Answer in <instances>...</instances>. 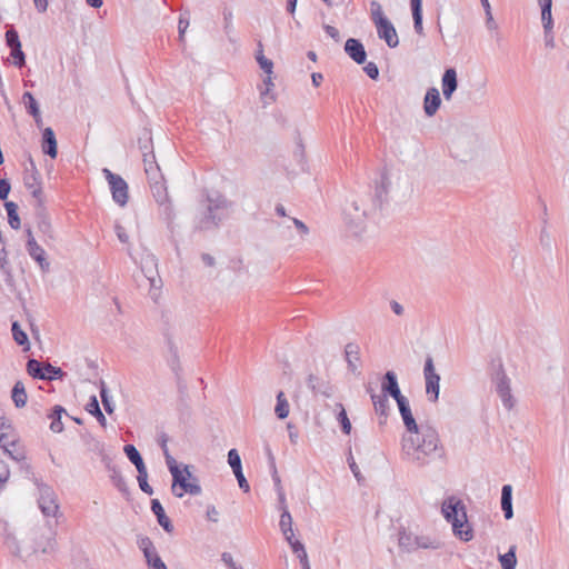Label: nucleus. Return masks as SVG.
<instances>
[{"instance_id": "7", "label": "nucleus", "mask_w": 569, "mask_h": 569, "mask_svg": "<svg viewBox=\"0 0 569 569\" xmlns=\"http://www.w3.org/2000/svg\"><path fill=\"white\" fill-rule=\"evenodd\" d=\"M106 180L108 181L112 200L120 207H124L129 199V187L127 181L119 174L113 173L108 168L102 170Z\"/></svg>"}, {"instance_id": "21", "label": "nucleus", "mask_w": 569, "mask_h": 569, "mask_svg": "<svg viewBox=\"0 0 569 569\" xmlns=\"http://www.w3.org/2000/svg\"><path fill=\"white\" fill-rule=\"evenodd\" d=\"M501 510L505 519L510 520L513 517L511 485H503L501 488Z\"/></svg>"}, {"instance_id": "22", "label": "nucleus", "mask_w": 569, "mask_h": 569, "mask_svg": "<svg viewBox=\"0 0 569 569\" xmlns=\"http://www.w3.org/2000/svg\"><path fill=\"white\" fill-rule=\"evenodd\" d=\"M206 199L208 201V208L218 212H222L231 206V202L218 191L213 193H207Z\"/></svg>"}, {"instance_id": "23", "label": "nucleus", "mask_w": 569, "mask_h": 569, "mask_svg": "<svg viewBox=\"0 0 569 569\" xmlns=\"http://www.w3.org/2000/svg\"><path fill=\"white\" fill-rule=\"evenodd\" d=\"M387 178L381 177L380 183L376 186L375 194L372 198V207L381 210L383 204L387 202L388 189L386 184Z\"/></svg>"}, {"instance_id": "10", "label": "nucleus", "mask_w": 569, "mask_h": 569, "mask_svg": "<svg viewBox=\"0 0 569 569\" xmlns=\"http://www.w3.org/2000/svg\"><path fill=\"white\" fill-rule=\"evenodd\" d=\"M40 148L41 152L50 159L53 160L58 157V141L51 127L41 130Z\"/></svg>"}, {"instance_id": "45", "label": "nucleus", "mask_w": 569, "mask_h": 569, "mask_svg": "<svg viewBox=\"0 0 569 569\" xmlns=\"http://www.w3.org/2000/svg\"><path fill=\"white\" fill-rule=\"evenodd\" d=\"M293 157H295L297 163L300 166L301 170L305 171L307 168V161H306V154H305V146L300 138L297 141V147L293 152Z\"/></svg>"}, {"instance_id": "3", "label": "nucleus", "mask_w": 569, "mask_h": 569, "mask_svg": "<svg viewBox=\"0 0 569 569\" xmlns=\"http://www.w3.org/2000/svg\"><path fill=\"white\" fill-rule=\"evenodd\" d=\"M163 456L167 467L172 476L171 491L173 496L177 498H182L186 493L199 496L202 492V489L198 478L190 471V466L184 465L183 468L180 469L169 450H164Z\"/></svg>"}, {"instance_id": "61", "label": "nucleus", "mask_w": 569, "mask_h": 569, "mask_svg": "<svg viewBox=\"0 0 569 569\" xmlns=\"http://www.w3.org/2000/svg\"><path fill=\"white\" fill-rule=\"evenodd\" d=\"M348 465H349V468L351 470V472L353 473L355 478L360 481L362 476H361V472H360V469L358 467V465L356 463L353 457H352V453H351V450H349V456H348Z\"/></svg>"}, {"instance_id": "64", "label": "nucleus", "mask_w": 569, "mask_h": 569, "mask_svg": "<svg viewBox=\"0 0 569 569\" xmlns=\"http://www.w3.org/2000/svg\"><path fill=\"white\" fill-rule=\"evenodd\" d=\"M221 560L229 569H242L233 561L232 555L230 552H223L221 555Z\"/></svg>"}, {"instance_id": "15", "label": "nucleus", "mask_w": 569, "mask_h": 569, "mask_svg": "<svg viewBox=\"0 0 569 569\" xmlns=\"http://www.w3.org/2000/svg\"><path fill=\"white\" fill-rule=\"evenodd\" d=\"M441 106L440 92L436 87L428 88L423 98V111L427 117H433Z\"/></svg>"}, {"instance_id": "53", "label": "nucleus", "mask_w": 569, "mask_h": 569, "mask_svg": "<svg viewBox=\"0 0 569 569\" xmlns=\"http://www.w3.org/2000/svg\"><path fill=\"white\" fill-rule=\"evenodd\" d=\"M413 29L418 34H423L422 10H412Z\"/></svg>"}, {"instance_id": "31", "label": "nucleus", "mask_w": 569, "mask_h": 569, "mask_svg": "<svg viewBox=\"0 0 569 569\" xmlns=\"http://www.w3.org/2000/svg\"><path fill=\"white\" fill-rule=\"evenodd\" d=\"M110 480L112 485L123 495L129 496L130 490L129 486L124 479V477L121 473V470L116 468L114 470L110 471Z\"/></svg>"}, {"instance_id": "9", "label": "nucleus", "mask_w": 569, "mask_h": 569, "mask_svg": "<svg viewBox=\"0 0 569 569\" xmlns=\"http://www.w3.org/2000/svg\"><path fill=\"white\" fill-rule=\"evenodd\" d=\"M423 377L428 400L430 402H437L440 393V376L436 372L433 359L431 356L426 358Z\"/></svg>"}, {"instance_id": "18", "label": "nucleus", "mask_w": 569, "mask_h": 569, "mask_svg": "<svg viewBox=\"0 0 569 569\" xmlns=\"http://www.w3.org/2000/svg\"><path fill=\"white\" fill-rule=\"evenodd\" d=\"M150 509L156 516L159 526L167 532L171 533L174 529L170 518L166 515L164 508L159 499H151Z\"/></svg>"}, {"instance_id": "38", "label": "nucleus", "mask_w": 569, "mask_h": 569, "mask_svg": "<svg viewBox=\"0 0 569 569\" xmlns=\"http://www.w3.org/2000/svg\"><path fill=\"white\" fill-rule=\"evenodd\" d=\"M12 459L21 461L26 459V449L23 445L17 439L12 445L8 446V449H3Z\"/></svg>"}, {"instance_id": "28", "label": "nucleus", "mask_w": 569, "mask_h": 569, "mask_svg": "<svg viewBox=\"0 0 569 569\" xmlns=\"http://www.w3.org/2000/svg\"><path fill=\"white\" fill-rule=\"evenodd\" d=\"M277 403L274 407V415L278 419L283 420L289 416L290 406L283 391L277 393Z\"/></svg>"}, {"instance_id": "51", "label": "nucleus", "mask_w": 569, "mask_h": 569, "mask_svg": "<svg viewBox=\"0 0 569 569\" xmlns=\"http://www.w3.org/2000/svg\"><path fill=\"white\" fill-rule=\"evenodd\" d=\"M147 565L150 569H168L158 552L146 558Z\"/></svg>"}, {"instance_id": "52", "label": "nucleus", "mask_w": 569, "mask_h": 569, "mask_svg": "<svg viewBox=\"0 0 569 569\" xmlns=\"http://www.w3.org/2000/svg\"><path fill=\"white\" fill-rule=\"evenodd\" d=\"M22 103L24 104L28 112L36 117V99L33 98L32 93L27 91L22 97Z\"/></svg>"}, {"instance_id": "41", "label": "nucleus", "mask_w": 569, "mask_h": 569, "mask_svg": "<svg viewBox=\"0 0 569 569\" xmlns=\"http://www.w3.org/2000/svg\"><path fill=\"white\" fill-rule=\"evenodd\" d=\"M152 193L158 204H163L166 201L170 200L167 187L164 186L163 182H157L152 188Z\"/></svg>"}, {"instance_id": "55", "label": "nucleus", "mask_w": 569, "mask_h": 569, "mask_svg": "<svg viewBox=\"0 0 569 569\" xmlns=\"http://www.w3.org/2000/svg\"><path fill=\"white\" fill-rule=\"evenodd\" d=\"M395 401L397 402L400 416L411 411L410 402L403 395L395 399Z\"/></svg>"}, {"instance_id": "12", "label": "nucleus", "mask_w": 569, "mask_h": 569, "mask_svg": "<svg viewBox=\"0 0 569 569\" xmlns=\"http://www.w3.org/2000/svg\"><path fill=\"white\" fill-rule=\"evenodd\" d=\"M226 218L227 214L214 211L207 207L206 212L197 222L196 229L200 231L217 229Z\"/></svg>"}, {"instance_id": "8", "label": "nucleus", "mask_w": 569, "mask_h": 569, "mask_svg": "<svg viewBox=\"0 0 569 569\" xmlns=\"http://www.w3.org/2000/svg\"><path fill=\"white\" fill-rule=\"evenodd\" d=\"M496 391L501 399L503 407L511 410L515 406V399L511 393L510 379L507 376L503 365L500 362L493 376Z\"/></svg>"}, {"instance_id": "2", "label": "nucleus", "mask_w": 569, "mask_h": 569, "mask_svg": "<svg viewBox=\"0 0 569 569\" xmlns=\"http://www.w3.org/2000/svg\"><path fill=\"white\" fill-rule=\"evenodd\" d=\"M38 509L42 512L46 518L47 533L42 535L43 541H38V551L40 550L44 555H53L56 552V535L59 518L63 515L60 512L59 503L57 501V495L51 487L44 483L38 482Z\"/></svg>"}, {"instance_id": "34", "label": "nucleus", "mask_w": 569, "mask_h": 569, "mask_svg": "<svg viewBox=\"0 0 569 569\" xmlns=\"http://www.w3.org/2000/svg\"><path fill=\"white\" fill-rule=\"evenodd\" d=\"M143 163L147 176L151 179H154L160 168L156 162V156L153 151L143 152Z\"/></svg>"}, {"instance_id": "14", "label": "nucleus", "mask_w": 569, "mask_h": 569, "mask_svg": "<svg viewBox=\"0 0 569 569\" xmlns=\"http://www.w3.org/2000/svg\"><path fill=\"white\" fill-rule=\"evenodd\" d=\"M66 376L67 372H64L60 367L52 366L47 361H38V380H63Z\"/></svg>"}, {"instance_id": "1", "label": "nucleus", "mask_w": 569, "mask_h": 569, "mask_svg": "<svg viewBox=\"0 0 569 569\" xmlns=\"http://www.w3.org/2000/svg\"><path fill=\"white\" fill-rule=\"evenodd\" d=\"M402 451L418 467L428 466L437 460H446V449L436 428L423 425L417 433L403 435Z\"/></svg>"}, {"instance_id": "26", "label": "nucleus", "mask_w": 569, "mask_h": 569, "mask_svg": "<svg viewBox=\"0 0 569 569\" xmlns=\"http://www.w3.org/2000/svg\"><path fill=\"white\" fill-rule=\"evenodd\" d=\"M86 410L97 419L101 427L104 428L107 426V419L102 413L98 398L94 395L89 398V401L86 405Z\"/></svg>"}, {"instance_id": "20", "label": "nucleus", "mask_w": 569, "mask_h": 569, "mask_svg": "<svg viewBox=\"0 0 569 569\" xmlns=\"http://www.w3.org/2000/svg\"><path fill=\"white\" fill-rule=\"evenodd\" d=\"M371 401L375 408L376 413L379 416V423L383 425L387 421L390 406L388 401V397L383 395L372 393Z\"/></svg>"}, {"instance_id": "60", "label": "nucleus", "mask_w": 569, "mask_h": 569, "mask_svg": "<svg viewBox=\"0 0 569 569\" xmlns=\"http://www.w3.org/2000/svg\"><path fill=\"white\" fill-rule=\"evenodd\" d=\"M237 481H238V485H239V488L243 491V492H249L250 491V486L243 475V470H240V471H237V472H233Z\"/></svg>"}, {"instance_id": "63", "label": "nucleus", "mask_w": 569, "mask_h": 569, "mask_svg": "<svg viewBox=\"0 0 569 569\" xmlns=\"http://www.w3.org/2000/svg\"><path fill=\"white\" fill-rule=\"evenodd\" d=\"M101 462L103 463L104 468L110 472L118 468V466L113 462V459L110 457L108 452L100 456Z\"/></svg>"}, {"instance_id": "43", "label": "nucleus", "mask_w": 569, "mask_h": 569, "mask_svg": "<svg viewBox=\"0 0 569 569\" xmlns=\"http://www.w3.org/2000/svg\"><path fill=\"white\" fill-rule=\"evenodd\" d=\"M279 528L281 533H291L292 529V517L289 510H284L280 515Z\"/></svg>"}, {"instance_id": "30", "label": "nucleus", "mask_w": 569, "mask_h": 569, "mask_svg": "<svg viewBox=\"0 0 569 569\" xmlns=\"http://www.w3.org/2000/svg\"><path fill=\"white\" fill-rule=\"evenodd\" d=\"M517 546L512 545L509 547L508 551L503 555L498 556V560L502 567V569H516L517 566Z\"/></svg>"}, {"instance_id": "5", "label": "nucleus", "mask_w": 569, "mask_h": 569, "mask_svg": "<svg viewBox=\"0 0 569 569\" xmlns=\"http://www.w3.org/2000/svg\"><path fill=\"white\" fill-rule=\"evenodd\" d=\"M6 543L14 557L27 562L36 551L32 525L30 523L29 529L24 525L17 526L7 536Z\"/></svg>"}, {"instance_id": "11", "label": "nucleus", "mask_w": 569, "mask_h": 569, "mask_svg": "<svg viewBox=\"0 0 569 569\" xmlns=\"http://www.w3.org/2000/svg\"><path fill=\"white\" fill-rule=\"evenodd\" d=\"M381 385V395L386 397H391L392 399H397L402 396L398 377L395 371L388 370L380 380Z\"/></svg>"}, {"instance_id": "17", "label": "nucleus", "mask_w": 569, "mask_h": 569, "mask_svg": "<svg viewBox=\"0 0 569 569\" xmlns=\"http://www.w3.org/2000/svg\"><path fill=\"white\" fill-rule=\"evenodd\" d=\"M442 94L447 101L458 88L457 71L455 68H447L441 78Z\"/></svg>"}, {"instance_id": "6", "label": "nucleus", "mask_w": 569, "mask_h": 569, "mask_svg": "<svg viewBox=\"0 0 569 569\" xmlns=\"http://www.w3.org/2000/svg\"><path fill=\"white\" fill-rule=\"evenodd\" d=\"M371 18L377 29L378 38L383 40L390 49L397 48L399 38L392 22L383 14L378 1H371Z\"/></svg>"}, {"instance_id": "33", "label": "nucleus", "mask_w": 569, "mask_h": 569, "mask_svg": "<svg viewBox=\"0 0 569 569\" xmlns=\"http://www.w3.org/2000/svg\"><path fill=\"white\" fill-rule=\"evenodd\" d=\"M11 331H12L13 340L19 346H22L24 351L29 350L30 341H29L28 335L26 333L24 330L21 329L20 325L17 321H14L12 323Z\"/></svg>"}, {"instance_id": "32", "label": "nucleus", "mask_w": 569, "mask_h": 569, "mask_svg": "<svg viewBox=\"0 0 569 569\" xmlns=\"http://www.w3.org/2000/svg\"><path fill=\"white\" fill-rule=\"evenodd\" d=\"M16 440H17V438H16V435H14V431H13L11 425L2 421L0 423V446L3 449H8V446L12 445V442Z\"/></svg>"}, {"instance_id": "4", "label": "nucleus", "mask_w": 569, "mask_h": 569, "mask_svg": "<svg viewBox=\"0 0 569 569\" xmlns=\"http://www.w3.org/2000/svg\"><path fill=\"white\" fill-rule=\"evenodd\" d=\"M441 511L443 518L451 523L456 537L465 542L473 539V529L468 522L466 507L460 499L449 497L443 501Z\"/></svg>"}, {"instance_id": "57", "label": "nucleus", "mask_w": 569, "mask_h": 569, "mask_svg": "<svg viewBox=\"0 0 569 569\" xmlns=\"http://www.w3.org/2000/svg\"><path fill=\"white\" fill-rule=\"evenodd\" d=\"M88 445H89V449L91 451H93L94 453H97L99 457L107 452L104 443L97 440L93 437H90V442H88Z\"/></svg>"}, {"instance_id": "25", "label": "nucleus", "mask_w": 569, "mask_h": 569, "mask_svg": "<svg viewBox=\"0 0 569 569\" xmlns=\"http://www.w3.org/2000/svg\"><path fill=\"white\" fill-rule=\"evenodd\" d=\"M399 547L406 551H412L419 547L428 548L429 546L426 543H421L418 537L412 538L410 533L406 531L399 532Z\"/></svg>"}, {"instance_id": "44", "label": "nucleus", "mask_w": 569, "mask_h": 569, "mask_svg": "<svg viewBox=\"0 0 569 569\" xmlns=\"http://www.w3.org/2000/svg\"><path fill=\"white\" fill-rule=\"evenodd\" d=\"M228 463L232 472L242 470L241 458L237 449L232 448L228 451Z\"/></svg>"}, {"instance_id": "16", "label": "nucleus", "mask_w": 569, "mask_h": 569, "mask_svg": "<svg viewBox=\"0 0 569 569\" xmlns=\"http://www.w3.org/2000/svg\"><path fill=\"white\" fill-rule=\"evenodd\" d=\"M345 360L347 362L348 370L352 373L359 375L360 367V347L357 342H348L345 346Z\"/></svg>"}, {"instance_id": "47", "label": "nucleus", "mask_w": 569, "mask_h": 569, "mask_svg": "<svg viewBox=\"0 0 569 569\" xmlns=\"http://www.w3.org/2000/svg\"><path fill=\"white\" fill-rule=\"evenodd\" d=\"M23 240L26 241V247H27V250L29 252V254L36 259V246H34V239H33V233H32V229L30 226H28L26 228V230L23 231Z\"/></svg>"}, {"instance_id": "35", "label": "nucleus", "mask_w": 569, "mask_h": 569, "mask_svg": "<svg viewBox=\"0 0 569 569\" xmlns=\"http://www.w3.org/2000/svg\"><path fill=\"white\" fill-rule=\"evenodd\" d=\"M100 398L106 412L108 415H112L116 409V406L114 402L112 401L111 396L109 395V390L106 382L102 380L100 381Z\"/></svg>"}, {"instance_id": "42", "label": "nucleus", "mask_w": 569, "mask_h": 569, "mask_svg": "<svg viewBox=\"0 0 569 569\" xmlns=\"http://www.w3.org/2000/svg\"><path fill=\"white\" fill-rule=\"evenodd\" d=\"M160 207V216L170 227L174 219V210L170 200L166 201L163 204H159Z\"/></svg>"}, {"instance_id": "48", "label": "nucleus", "mask_w": 569, "mask_h": 569, "mask_svg": "<svg viewBox=\"0 0 569 569\" xmlns=\"http://www.w3.org/2000/svg\"><path fill=\"white\" fill-rule=\"evenodd\" d=\"M138 546L143 552L144 558L150 557L151 555L156 553L157 550L153 546V542L149 537H142L138 540Z\"/></svg>"}, {"instance_id": "62", "label": "nucleus", "mask_w": 569, "mask_h": 569, "mask_svg": "<svg viewBox=\"0 0 569 569\" xmlns=\"http://www.w3.org/2000/svg\"><path fill=\"white\" fill-rule=\"evenodd\" d=\"M320 379L318 376L310 373L307 378V386L312 392L317 393L320 392L318 386H319Z\"/></svg>"}, {"instance_id": "49", "label": "nucleus", "mask_w": 569, "mask_h": 569, "mask_svg": "<svg viewBox=\"0 0 569 569\" xmlns=\"http://www.w3.org/2000/svg\"><path fill=\"white\" fill-rule=\"evenodd\" d=\"M337 420L340 423L341 431L345 435H350L351 429H352L351 422H350V420L348 418L347 411L345 410V408L342 406H341V410L337 415Z\"/></svg>"}, {"instance_id": "58", "label": "nucleus", "mask_w": 569, "mask_h": 569, "mask_svg": "<svg viewBox=\"0 0 569 569\" xmlns=\"http://www.w3.org/2000/svg\"><path fill=\"white\" fill-rule=\"evenodd\" d=\"M38 266L43 272L49 271L50 263L46 258V251L38 244Z\"/></svg>"}, {"instance_id": "13", "label": "nucleus", "mask_w": 569, "mask_h": 569, "mask_svg": "<svg viewBox=\"0 0 569 569\" xmlns=\"http://www.w3.org/2000/svg\"><path fill=\"white\" fill-rule=\"evenodd\" d=\"M345 52L357 64H363L367 61V51L363 43L359 39H347L345 42Z\"/></svg>"}, {"instance_id": "40", "label": "nucleus", "mask_w": 569, "mask_h": 569, "mask_svg": "<svg viewBox=\"0 0 569 569\" xmlns=\"http://www.w3.org/2000/svg\"><path fill=\"white\" fill-rule=\"evenodd\" d=\"M137 471H138L137 480H138V483H139V487H140L141 491H143L144 493L151 496L153 493V489L148 483L147 467L142 468V469H139Z\"/></svg>"}, {"instance_id": "54", "label": "nucleus", "mask_w": 569, "mask_h": 569, "mask_svg": "<svg viewBox=\"0 0 569 569\" xmlns=\"http://www.w3.org/2000/svg\"><path fill=\"white\" fill-rule=\"evenodd\" d=\"M10 478V469L7 462L0 458V490L8 482Z\"/></svg>"}, {"instance_id": "19", "label": "nucleus", "mask_w": 569, "mask_h": 569, "mask_svg": "<svg viewBox=\"0 0 569 569\" xmlns=\"http://www.w3.org/2000/svg\"><path fill=\"white\" fill-rule=\"evenodd\" d=\"M6 40L7 44L11 48V57L13 58L14 64L19 67L22 66L24 62V56L20 48L21 46L18 33L13 29L8 30L6 32Z\"/></svg>"}, {"instance_id": "50", "label": "nucleus", "mask_w": 569, "mask_h": 569, "mask_svg": "<svg viewBox=\"0 0 569 569\" xmlns=\"http://www.w3.org/2000/svg\"><path fill=\"white\" fill-rule=\"evenodd\" d=\"M257 61L264 73L272 74L273 62L270 59L266 58L262 51H260L257 54Z\"/></svg>"}, {"instance_id": "39", "label": "nucleus", "mask_w": 569, "mask_h": 569, "mask_svg": "<svg viewBox=\"0 0 569 569\" xmlns=\"http://www.w3.org/2000/svg\"><path fill=\"white\" fill-rule=\"evenodd\" d=\"M400 417H401L403 426L406 428L405 435L417 433L420 429H422V425L417 423V421L412 415V411H410L409 413H405Z\"/></svg>"}, {"instance_id": "37", "label": "nucleus", "mask_w": 569, "mask_h": 569, "mask_svg": "<svg viewBox=\"0 0 569 569\" xmlns=\"http://www.w3.org/2000/svg\"><path fill=\"white\" fill-rule=\"evenodd\" d=\"M4 208L8 213V222L10 224V227L13 229H19L21 222H20V218L18 216V206L12 201H8L4 203Z\"/></svg>"}, {"instance_id": "24", "label": "nucleus", "mask_w": 569, "mask_h": 569, "mask_svg": "<svg viewBox=\"0 0 569 569\" xmlns=\"http://www.w3.org/2000/svg\"><path fill=\"white\" fill-rule=\"evenodd\" d=\"M63 413H67L66 409L60 405H56L48 415V418L51 420L50 430L52 432L60 433L63 431V423L61 421Z\"/></svg>"}, {"instance_id": "36", "label": "nucleus", "mask_w": 569, "mask_h": 569, "mask_svg": "<svg viewBox=\"0 0 569 569\" xmlns=\"http://www.w3.org/2000/svg\"><path fill=\"white\" fill-rule=\"evenodd\" d=\"M40 189L38 188V232L43 233L44 236H48L49 238H52L51 236V224L48 220V218L42 213L40 210Z\"/></svg>"}, {"instance_id": "29", "label": "nucleus", "mask_w": 569, "mask_h": 569, "mask_svg": "<svg viewBox=\"0 0 569 569\" xmlns=\"http://www.w3.org/2000/svg\"><path fill=\"white\" fill-rule=\"evenodd\" d=\"M11 398L17 408H23L26 406L28 396H27L26 387L22 381L16 382V385L13 386L12 392H11Z\"/></svg>"}, {"instance_id": "56", "label": "nucleus", "mask_w": 569, "mask_h": 569, "mask_svg": "<svg viewBox=\"0 0 569 569\" xmlns=\"http://www.w3.org/2000/svg\"><path fill=\"white\" fill-rule=\"evenodd\" d=\"M395 401L397 402L400 416L411 411L410 402L403 395L395 399Z\"/></svg>"}, {"instance_id": "59", "label": "nucleus", "mask_w": 569, "mask_h": 569, "mask_svg": "<svg viewBox=\"0 0 569 569\" xmlns=\"http://www.w3.org/2000/svg\"><path fill=\"white\" fill-rule=\"evenodd\" d=\"M363 71L372 80H377L379 78V68L372 61L366 63V66L363 67Z\"/></svg>"}, {"instance_id": "27", "label": "nucleus", "mask_w": 569, "mask_h": 569, "mask_svg": "<svg viewBox=\"0 0 569 569\" xmlns=\"http://www.w3.org/2000/svg\"><path fill=\"white\" fill-rule=\"evenodd\" d=\"M123 452L129 461L136 467L137 470L146 468V463L139 450L134 445L128 443L123 447Z\"/></svg>"}, {"instance_id": "46", "label": "nucleus", "mask_w": 569, "mask_h": 569, "mask_svg": "<svg viewBox=\"0 0 569 569\" xmlns=\"http://www.w3.org/2000/svg\"><path fill=\"white\" fill-rule=\"evenodd\" d=\"M541 21H542V26H543L545 36H546V38H548L549 33H551V30L553 28L551 8L550 9H541Z\"/></svg>"}]
</instances>
